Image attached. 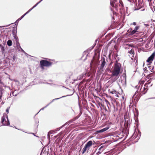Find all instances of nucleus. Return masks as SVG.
Here are the masks:
<instances>
[{
	"label": "nucleus",
	"mask_w": 155,
	"mask_h": 155,
	"mask_svg": "<svg viewBox=\"0 0 155 155\" xmlns=\"http://www.w3.org/2000/svg\"><path fill=\"white\" fill-rule=\"evenodd\" d=\"M49 105V104H48L47 106H45V107L42 108L40 110H43L44 109V108H46Z\"/></svg>",
	"instance_id": "obj_20"
},
{
	"label": "nucleus",
	"mask_w": 155,
	"mask_h": 155,
	"mask_svg": "<svg viewBox=\"0 0 155 155\" xmlns=\"http://www.w3.org/2000/svg\"><path fill=\"white\" fill-rule=\"evenodd\" d=\"M86 75V73H83L81 75H80L79 77L80 78H79V79H81L82 78L84 77Z\"/></svg>",
	"instance_id": "obj_16"
},
{
	"label": "nucleus",
	"mask_w": 155,
	"mask_h": 155,
	"mask_svg": "<svg viewBox=\"0 0 155 155\" xmlns=\"http://www.w3.org/2000/svg\"><path fill=\"white\" fill-rule=\"evenodd\" d=\"M92 64V63H91V64Z\"/></svg>",
	"instance_id": "obj_32"
},
{
	"label": "nucleus",
	"mask_w": 155,
	"mask_h": 155,
	"mask_svg": "<svg viewBox=\"0 0 155 155\" xmlns=\"http://www.w3.org/2000/svg\"><path fill=\"white\" fill-rule=\"evenodd\" d=\"M120 3L121 4H122V1H120Z\"/></svg>",
	"instance_id": "obj_28"
},
{
	"label": "nucleus",
	"mask_w": 155,
	"mask_h": 155,
	"mask_svg": "<svg viewBox=\"0 0 155 155\" xmlns=\"http://www.w3.org/2000/svg\"><path fill=\"white\" fill-rule=\"evenodd\" d=\"M92 145V142L91 140L88 141L85 145L83 149L82 153H84L87 150L90 149V147Z\"/></svg>",
	"instance_id": "obj_3"
},
{
	"label": "nucleus",
	"mask_w": 155,
	"mask_h": 155,
	"mask_svg": "<svg viewBox=\"0 0 155 155\" xmlns=\"http://www.w3.org/2000/svg\"><path fill=\"white\" fill-rule=\"evenodd\" d=\"M41 67L43 68V66L48 67L51 65V63L46 60H42L40 62Z\"/></svg>",
	"instance_id": "obj_6"
},
{
	"label": "nucleus",
	"mask_w": 155,
	"mask_h": 155,
	"mask_svg": "<svg viewBox=\"0 0 155 155\" xmlns=\"http://www.w3.org/2000/svg\"><path fill=\"white\" fill-rule=\"evenodd\" d=\"M42 1H41V0L39 2H38V3H37L32 8H31V9H30L28 11L29 12L33 8H34L37 5L40 3V2H41Z\"/></svg>",
	"instance_id": "obj_14"
},
{
	"label": "nucleus",
	"mask_w": 155,
	"mask_h": 155,
	"mask_svg": "<svg viewBox=\"0 0 155 155\" xmlns=\"http://www.w3.org/2000/svg\"><path fill=\"white\" fill-rule=\"evenodd\" d=\"M43 0H41V1H43Z\"/></svg>",
	"instance_id": "obj_35"
},
{
	"label": "nucleus",
	"mask_w": 155,
	"mask_h": 155,
	"mask_svg": "<svg viewBox=\"0 0 155 155\" xmlns=\"http://www.w3.org/2000/svg\"><path fill=\"white\" fill-rule=\"evenodd\" d=\"M33 135H34L35 136V134H34V133H33Z\"/></svg>",
	"instance_id": "obj_31"
},
{
	"label": "nucleus",
	"mask_w": 155,
	"mask_h": 155,
	"mask_svg": "<svg viewBox=\"0 0 155 155\" xmlns=\"http://www.w3.org/2000/svg\"><path fill=\"white\" fill-rule=\"evenodd\" d=\"M16 47L17 49L19 51H21L23 52H25L22 49V48H21L19 43H18V42H17L16 43Z\"/></svg>",
	"instance_id": "obj_10"
},
{
	"label": "nucleus",
	"mask_w": 155,
	"mask_h": 155,
	"mask_svg": "<svg viewBox=\"0 0 155 155\" xmlns=\"http://www.w3.org/2000/svg\"><path fill=\"white\" fill-rule=\"evenodd\" d=\"M106 102H108V101H106Z\"/></svg>",
	"instance_id": "obj_29"
},
{
	"label": "nucleus",
	"mask_w": 155,
	"mask_h": 155,
	"mask_svg": "<svg viewBox=\"0 0 155 155\" xmlns=\"http://www.w3.org/2000/svg\"><path fill=\"white\" fill-rule=\"evenodd\" d=\"M43 0H41V1H43Z\"/></svg>",
	"instance_id": "obj_36"
},
{
	"label": "nucleus",
	"mask_w": 155,
	"mask_h": 155,
	"mask_svg": "<svg viewBox=\"0 0 155 155\" xmlns=\"http://www.w3.org/2000/svg\"><path fill=\"white\" fill-rule=\"evenodd\" d=\"M138 94H137L136 96H137Z\"/></svg>",
	"instance_id": "obj_33"
},
{
	"label": "nucleus",
	"mask_w": 155,
	"mask_h": 155,
	"mask_svg": "<svg viewBox=\"0 0 155 155\" xmlns=\"http://www.w3.org/2000/svg\"><path fill=\"white\" fill-rule=\"evenodd\" d=\"M109 92L112 94H116L117 93L116 91L114 90H113L112 91H110V90H109Z\"/></svg>",
	"instance_id": "obj_18"
},
{
	"label": "nucleus",
	"mask_w": 155,
	"mask_h": 155,
	"mask_svg": "<svg viewBox=\"0 0 155 155\" xmlns=\"http://www.w3.org/2000/svg\"><path fill=\"white\" fill-rule=\"evenodd\" d=\"M139 27L138 26H136L134 29L133 30H132V29H131V31H130V34L131 35H133L138 32L137 30L139 29Z\"/></svg>",
	"instance_id": "obj_7"
},
{
	"label": "nucleus",
	"mask_w": 155,
	"mask_h": 155,
	"mask_svg": "<svg viewBox=\"0 0 155 155\" xmlns=\"http://www.w3.org/2000/svg\"><path fill=\"white\" fill-rule=\"evenodd\" d=\"M101 152H98L97 153V154L98 155V154H101Z\"/></svg>",
	"instance_id": "obj_27"
},
{
	"label": "nucleus",
	"mask_w": 155,
	"mask_h": 155,
	"mask_svg": "<svg viewBox=\"0 0 155 155\" xmlns=\"http://www.w3.org/2000/svg\"><path fill=\"white\" fill-rule=\"evenodd\" d=\"M147 86L146 84L144 85L143 87L141 86L140 85L139 86L137 90L136 91L135 94L133 95L132 98L135 97V96H136V94H137L138 92H140V94L142 95L144 94L147 92Z\"/></svg>",
	"instance_id": "obj_2"
},
{
	"label": "nucleus",
	"mask_w": 155,
	"mask_h": 155,
	"mask_svg": "<svg viewBox=\"0 0 155 155\" xmlns=\"http://www.w3.org/2000/svg\"><path fill=\"white\" fill-rule=\"evenodd\" d=\"M126 83V78L123 77L120 78L118 82V84L120 87L125 86Z\"/></svg>",
	"instance_id": "obj_5"
},
{
	"label": "nucleus",
	"mask_w": 155,
	"mask_h": 155,
	"mask_svg": "<svg viewBox=\"0 0 155 155\" xmlns=\"http://www.w3.org/2000/svg\"><path fill=\"white\" fill-rule=\"evenodd\" d=\"M129 53H130V54H133V51L132 50H131L129 51Z\"/></svg>",
	"instance_id": "obj_21"
},
{
	"label": "nucleus",
	"mask_w": 155,
	"mask_h": 155,
	"mask_svg": "<svg viewBox=\"0 0 155 155\" xmlns=\"http://www.w3.org/2000/svg\"><path fill=\"white\" fill-rule=\"evenodd\" d=\"M7 45L9 46H11L12 45V42L10 40H9L7 42Z\"/></svg>",
	"instance_id": "obj_17"
},
{
	"label": "nucleus",
	"mask_w": 155,
	"mask_h": 155,
	"mask_svg": "<svg viewBox=\"0 0 155 155\" xmlns=\"http://www.w3.org/2000/svg\"><path fill=\"white\" fill-rule=\"evenodd\" d=\"M109 128V127H106L98 131V132L99 133H101L102 132H104L107 130Z\"/></svg>",
	"instance_id": "obj_12"
},
{
	"label": "nucleus",
	"mask_w": 155,
	"mask_h": 155,
	"mask_svg": "<svg viewBox=\"0 0 155 155\" xmlns=\"http://www.w3.org/2000/svg\"><path fill=\"white\" fill-rule=\"evenodd\" d=\"M29 12L27 11L26 13H25V14H24L23 15H22L20 18H19L18 20H21L22 19L26 14L28 13Z\"/></svg>",
	"instance_id": "obj_15"
},
{
	"label": "nucleus",
	"mask_w": 155,
	"mask_h": 155,
	"mask_svg": "<svg viewBox=\"0 0 155 155\" xmlns=\"http://www.w3.org/2000/svg\"><path fill=\"white\" fill-rule=\"evenodd\" d=\"M2 123L5 125H8L9 124V122L8 120L7 115L6 114H4L2 118Z\"/></svg>",
	"instance_id": "obj_4"
},
{
	"label": "nucleus",
	"mask_w": 155,
	"mask_h": 155,
	"mask_svg": "<svg viewBox=\"0 0 155 155\" xmlns=\"http://www.w3.org/2000/svg\"><path fill=\"white\" fill-rule=\"evenodd\" d=\"M121 65L120 64L116 62L113 66L111 71V79L110 81L112 83L117 81L119 77V74L120 72Z\"/></svg>",
	"instance_id": "obj_1"
},
{
	"label": "nucleus",
	"mask_w": 155,
	"mask_h": 155,
	"mask_svg": "<svg viewBox=\"0 0 155 155\" xmlns=\"http://www.w3.org/2000/svg\"><path fill=\"white\" fill-rule=\"evenodd\" d=\"M16 30L14 29V30H13L12 31V33L13 34V36L16 42H18V38L17 37V36L16 35Z\"/></svg>",
	"instance_id": "obj_9"
},
{
	"label": "nucleus",
	"mask_w": 155,
	"mask_h": 155,
	"mask_svg": "<svg viewBox=\"0 0 155 155\" xmlns=\"http://www.w3.org/2000/svg\"><path fill=\"white\" fill-rule=\"evenodd\" d=\"M65 97L64 96H63V97H60V98H55V99H54L52 100V101H53L54 100H57L58 99H60V98H61V97Z\"/></svg>",
	"instance_id": "obj_19"
},
{
	"label": "nucleus",
	"mask_w": 155,
	"mask_h": 155,
	"mask_svg": "<svg viewBox=\"0 0 155 155\" xmlns=\"http://www.w3.org/2000/svg\"><path fill=\"white\" fill-rule=\"evenodd\" d=\"M110 3H111V5L112 6H113V7L114 6V4L113 3V2H112V3L111 2Z\"/></svg>",
	"instance_id": "obj_23"
},
{
	"label": "nucleus",
	"mask_w": 155,
	"mask_h": 155,
	"mask_svg": "<svg viewBox=\"0 0 155 155\" xmlns=\"http://www.w3.org/2000/svg\"><path fill=\"white\" fill-rule=\"evenodd\" d=\"M132 24H133V25H136V22H134Z\"/></svg>",
	"instance_id": "obj_24"
},
{
	"label": "nucleus",
	"mask_w": 155,
	"mask_h": 155,
	"mask_svg": "<svg viewBox=\"0 0 155 155\" xmlns=\"http://www.w3.org/2000/svg\"><path fill=\"white\" fill-rule=\"evenodd\" d=\"M105 64L106 62L105 61V60L104 59L102 61V63L100 68L101 69H102L103 68L105 65Z\"/></svg>",
	"instance_id": "obj_11"
},
{
	"label": "nucleus",
	"mask_w": 155,
	"mask_h": 155,
	"mask_svg": "<svg viewBox=\"0 0 155 155\" xmlns=\"http://www.w3.org/2000/svg\"><path fill=\"white\" fill-rule=\"evenodd\" d=\"M9 108H7L6 110V112L8 113L9 112Z\"/></svg>",
	"instance_id": "obj_22"
},
{
	"label": "nucleus",
	"mask_w": 155,
	"mask_h": 155,
	"mask_svg": "<svg viewBox=\"0 0 155 155\" xmlns=\"http://www.w3.org/2000/svg\"><path fill=\"white\" fill-rule=\"evenodd\" d=\"M125 116H124V119H125Z\"/></svg>",
	"instance_id": "obj_30"
},
{
	"label": "nucleus",
	"mask_w": 155,
	"mask_h": 155,
	"mask_svg": "<svg viewBox=\"0 0 155 155\" xmlns=\"http://www.w3.org/2000/svg\"><path fill=\"white\" fill-rule=\"evenodd\" d=\"M103 146H101L99 149V150H101V149H102V148H103Z\"/></svg>",
	"instance_id": "obj_26"
},
{
	"label": "nucleus",
	"mask_w": 155,
	"mask_h": 155,
	"mask_svg": "<svg viewBox=\"0 0 155 155\" xmlns=\"http://www.w3.org/2000/svg\"><path fill=\"white\" fill-rule=\"evenodd\" d=\"M15 55H14L13 57V61H14L15 60Z\"/></svg>",
	"instance_id": "obj_25"
},
{
	"label": "nucleus",
	"mask_w": 155,
	"mask_h": 155,
	"mask_svg": "<svg viewBox=\"0 0 155 155\" xmlns=\"http://www.w3.org/2000/svg\"><path fill=\"white\" fill-rule=\"evenodd\" d=\"M138 9H137V10H138Z\"/></svg>",
	"instance_id": "obj_34"
},
{
	"label": "nucleus",
	"mask_w": 155,
	"mask_h": 155,
	"mask_svg": "<svg viewBox=\"0 0 155 155\" xmlns=\"http://www.w3.org/2000/svg\"><path fill=\"white\" fill-rule=\"evenodd\" d=\"M144 82L145 81L144 80H140L139 82V86L140 85V86H141L143 87V85L144 84Z\"/></svg>",
	"instance_id": "obj_13"
},
{
	"label": "nucleus",
	"mask_w": 155,
	"mask_h": 155,
	"mask_svg": "<svg viewBox=\"0 0 155 155\" xmlns=\"http://www.w3.org/2000/svg\"><path fill=\"white\" fill-rule=\"evenodd\" d=\"M154 56L155 53H154L148 58L147 60V62L149 64L151 63L152 61L153 60Z\"/></svg>",
	"instance_id": "obj_8"
}]
</instances>
